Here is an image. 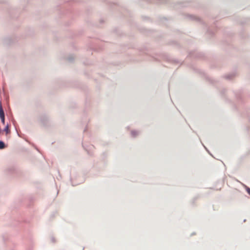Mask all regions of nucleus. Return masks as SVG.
Masks as SVG:
<instances>
[{
    "mask_svg": "<svg viewBox=\"0 0 250 250\" xmlns=\"http://www.w3.org/2000/svg\"><path fill=\"white\" fill-rule=\"evenodd\" d=\"M4 144L3 142L0 141V149H2L4 147Z\"/></svg>",
    "mask_w": 250,
    "mask_h": 250,
    "instance_id": "obj_2",
    "label": "nucleus"
},
{
    "mask_svg": "<svg viewBox=\"0 0 250 250\" xmlns=\"http://www.w3.org/2000/svg\"><path fill=\"white\" fill-rule=\"evenodd\" d=\"M247 192L250 194V188H248L247 189Z\"/></svg>",
    "mask_w": 250,
    "mask_h": 250,
    "instance_id": "obj_5",
    "label": "nucleus"
},
{
    "mask_svg": "<svg viewBox=\"0 0 250 250\" xmlns=\"http://www.w3.org/2000/svg\"><path fill=\"white\" fill-rule=\"evenodd\" d=\"M4 131L6 132L7 134L9 132V129L8 125H7L4 128Z\"/></svg>",
    "mask_w": 250,
    "mask_h": 250,
    "instance_id": "obj_3",
    "label": "nucleus"
},
{
    "mask_svg": "<svg viewBox=\"0 0 250 250\" xmlns=\"http://www.w3.org/2000/svg\"><path fill=\"white\" fill-rule=\"evenodd\" d=\"M0 118L3 124H4V116L0 117Z\"/></svg>",
    "mask_w": 250,
    "mask_h": 250,
    "instance_id": "obj_4",
    "label": "nucleus"
},
{
    "mask_svg": "<svg viewBox=\"0 0 250 250\" xmlns=\"http://www.w3.org/2000/svg\"><path fill=\"white\" fill-rule=\"evenodd\" d=\"M2 116H4V112L2 110L1 105H0V117H2Z\"/></svg>",
    "mask_w": 250,
    "mask_h": 250,
    "instance_id": "obj_1",
    "label": "nucleus"
}]
</instances>
